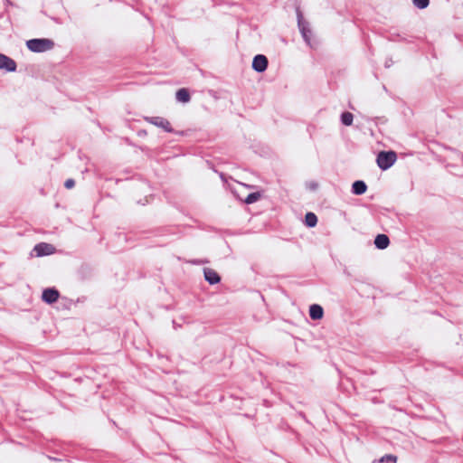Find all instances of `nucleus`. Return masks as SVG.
<instances>
[{"instance_id": "obj_6", "label": "nucleus", "mask_w": 463, "mask_h": 463, "mask_svg": "<svg viewBox=\"0 0 463 463\" xmlns=\"http://www.w3.org/2000/svg\"><path fill=\"white\" fill-rule=\"evenodd\" d=\"M16 62L10 57L0 53V69L9 72L16 71Z\"/></svg>"}, {"instance_id": "obj_19", "label": "nucleus", "mask_w": 463, "mask_h": 463, "mask_svg": "<svg viewBox=\"0 0 463 463\" xmlns=\"http://www.w3.org/2000/svg\"><path fill=\"white\" fill-rule=\"evenodd\" d=\"M382 461H396V458L392 455H386L382 458Z\"/></svg>"}, {"instance_id": "obj_1", "label": "nucleus", "mask_w": 463, "mask_h": 463, "mask_svg": "<svg viewBox=\"0 0 463 463\" xmlns=\"http://www.w3.org/2000/svg\"><path fill=\"white\" fill-rule=\"evenodd\" d=\"M27 48L33 52H43L52 50L54 43L50 39H31L26 42Z\"/></svg>"}, {"instance_id": "obj_16", "label": "nucleus", "mask_w": 463, "mask_h": 463, "mask_svg": "<svg viewBox=\"0 0 463 463\" xmlns=\"http://www.w3.org/2000/svg\"><path fill=\"white\" fill-rule=\"evenodd\" d=\"M260 198V193H251L246 197L245 203L247 204H250V203L257 202Z\"/></svg>"}, {"instance_id": "obj_5", "label": "nucleus", "mask_w": 463, "mask_h": 463, "mask_svg": "<svg viewBox=\"0 0 463 463\" xmlns=\"http://www.w3.org/2000/svg\"><path fill=\"white\" fill-rule=\"evenodd\" d=\"M268 59L263 54H258L253 58L252 69L257 72H263L268 68Z\"/></svg>"}, {"instance_id": "obj_9", "label": "nucleus", "mask_w": 463, "mask_h": 463, "mask_svg": "<svg viewBox=\"0 0 463 463\" xmlns=\"http://www.w3.org/2000/svg\"><path fill=\"white\" fill-rule=\"evenodd\" d=\"M204 279L206 281H208L210 284L213 285L220 281L221 278L218 275V273L209 268H205L203 269Z\"/></svg>"}, {"instance_id": "obj_18", "label": "nucleus", "mask_w": 463, "mask_h": 463, "mask_svg": "<svg viewBox=\"0 0 463 463\" xmlns=\"http://www.w3.org/2000/svg\"><path fill=\"white\" fill-rule=\"evenodd\" d=\"M75 185V182L73 179H67L64 183V186L67 188V189H71L72 187H74Z\"/></svg>"}, {"instance_id": "obj_13", "label": "nucleus", "mask_w": 463, "mask_h": 463, "mask_svg": "<svg viewBox=\"0 0 463 463\" xmlns=\"http://www.w3.org/2000/svg\"><path fill=\"white\" fill-rule=\"evenodd\" d=\"M176 100L179 102L186 103L190 100V94L186 89H180L175 93Z\"/></svg>"}, {"instance_id": "obj_15", "label": "nucleus", "mask_w": 463, "mask_h": 463, "mask_svg": "<svg viewBox=\"0 0 463 463\" xmlns=\"http://www.w3.org/2000/svg\"><path fill=\"white\" fill-rule=\"evenodd\" d=\"M354 116L351 112H344L341 115V122L345 126H351L353 124Z\"/></svg>"}, {"instance_id": "obj_11", "label": "nucleus", "mask_w": 463, "mask_h": 463, "mask_svg": "<svg viewBox=\"0 0 463 463\" xmlns=\"http://www.w3.org/2000/svg\"><path fill=\"white\" fill-rule=\"evenodd\" d=\"M324 311L321 306L314 304L309 307V316L314 320H318L323 317Z\"/></svg>"}, {"instance_id": "obj_20", "label": "nucleus", "mask_w": 463, "mask_h": 463, "mask_svg": "<svg viewBox=\"0 0 463 463\" xmlns=\"http://www.w3.org/2000/svg\"><path fill=\"white\" fill-rule=\"evenodd\" d=\"M307 187H308L310 190H313V191H314V190H317V189L318 184H317V183H316V182H311V183H309V184H307Z\"/></svg>"}, {"instance_id": "obj_14", "label": "nucleus", "mask_w": 463, "mask_h": 463, "mask_svg": "<svg viewBox=\"0 0 463 463\" xmlns=\"http://www.w3.org/2000/svg\"><path fill=\"white\" fill-rule=\"evenodd\" d=\"M305 222L307 227H315L317 223V217L313 213H307L305 216Z\"/></svg>"}, {"instance_id": "obj_8", "label": "nucleus", "mask_w": 463, "mask_h": 463, "mask_svg": "<svg viewBox=\"0 0 463 463\" xmlns=\"http://www.w3.org/2000/svg\"><path fill=\"white\" fill-rule=\"evenodd\" d=\"M60 293L55 288H46L43 291L42 299L47 304H52L58 300Z\"/></svg>"}, {"instance_id": "obj_7", "label": "nucleus", "mask_w": 463, "mask_h": 463, "mask_svg": "<svg viewBox=\"0 0 463 463\" xmlns=\"http://www.w3.org/2000/svg\"><path fill=\"white\" fill-rule=\"evenodd\" d=\"M33 251L38 257L51 255L54 252V247L52 244L41 242L34 246Z\"/></svg>"}, {"instance_id": "obj_3", "label": "nucleus", "mask_w": 463, "mask_h": 463, "mask_svg": "<svg viewBox=\"0 0 463 463\" xmlns=\"http://www.w3.org/2000/svg\"><path fill=\"white\" fill-rule=\"evenodd\" d=\"M298 25L306 43L311 48L314 47L311 42L312 31L307 22L304 21L300 13L298 14Z\"/></svg>"}, {"instance_id": "obj_12", "label": "nucleus", "mask_w": 463, "mask_h": 463, "mask_svg": "<svg viewBox=\"0 0 463 463\" xmlns=\"http://www.w3.org/2000/svg\"><path fill=\"white\" fill-rule=\"evenodd\" d=\"M367 186L364 181H355L352 185V192L354 194L361 195L366 192Z\"/></svg>"}, {"instance_id": "obj_10", "label": "nucleus", "mask_w": 463, "mask_h": 463, "mask_svg": "<svg viewBox=\"0 0 463 463\" xmlns=\"http://www.w3.org/2000/svg\"><path fill=\"white\" fill-rule=\"evenodd\" d=\"M390 244V240L385 234H378L374 239V245L379 250L386 249Z\"/></svg>"}, {"instance_id": "obj_17", "label": "nucleus", "mask_w": 463, "mask_h": 463, "mask_svg": "<svg viewBox=\"0 0 463 463\" xmlns=\"http://www.w3.org/2000/svg\"><path fill=\"white\" fill-rule=\"evenodd\" d=\"M412 2L413 5L420 9L426 8L430 4V0H413Z\"/></svg>"}, {"instance_id": "obj_2", "label": "nucleus", "mask_w": 463, "mask_h": 463, "mask_svg": "<svg viewBox=\"0 0 463 463\" xmlns=\"http://www.w3.org/2000/svg\"><path fill=\"white\" fill-rule=\"evenodd\" d=\"M397 159L396 153L393 151H382L377 156V165L382 170H387L390 168Z\"/></svg>"}, {"instance_id": "obj_4", "label": "nucleus", "mask_w": 463, "mask_h": 463, "mask_svg": "<svg viewBox=\"0 0 463 463\" xmlns=\"http://www.w3.org/2000/svg\"><path fill=\"white\" fill-rule=\"evenodd\" d=\"M146 120L152 125H155L158 128H163L166 132H169V133L173 132V128H171L170 122L165 118L151 117V118H146Z\"/></svg>"}]
</instances>
